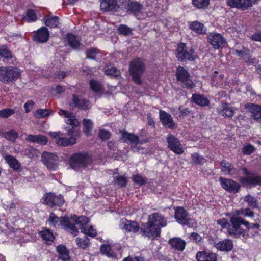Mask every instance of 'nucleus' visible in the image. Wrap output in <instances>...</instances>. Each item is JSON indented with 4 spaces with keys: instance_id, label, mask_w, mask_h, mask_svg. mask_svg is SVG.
Here are the masks:
<instances>
[{
    "instance_id": "nucleus-41",
    "label": "nucleus",
    "mask_w": 261,
    "mask_h": 261,
    "mask_svg": "<svg viewBox=\"0 0 261 261\" xmlns=\"http://www.w3.org/2000/svg\"><path fill=\"white\" fill-rule=\"evenodd\" d=\"M0 136L9 141L14 142L18 137V134L15 130L11 129L7 132L0 131Z\"/></svg>"
},
{
    "instance_id": "nucleus-5",
    "label": "nucleus",
    "mask_w": 261,
    "mask_h": 261,
    "mask_svg": "<svg viewBox=\"0 0 261 261\" xmlns=\"http://www.w3.org/2000/svg\"><path fill=\"white\" fill-rule=\"evenodd\" d=\"M242 171L245 175L239 179V181L243 187L251 189L258 186H261V175L251 172L246 167L242 168Z\"/></svg>"
},
{
    "instance_id": "nucleus-54",
    "label": "nucleus",
    "mask_w": 261,
    "mask_h": 261,
    "mask_svg": "<svg viewBox=\"0 0 261 261\" xmlns=\"http://www.w3.org/2000/svg\"><path fill=\"white\" fill-rule=\"evenodd\" d=\"M114 180L115 183L121 188L125 187L127 184V179L123 176H116L114 177Z\"/></svg>"
},
{
    "instance_id": "nucleus-59",
    "label": "nucleus",
    "mask_w": 261,
    "mask_h": 261,
    "mask_svg": "<svg viewBox=\"0 0 261 261\" xmlns=\"http://www.w3.org/2000/svg\"><path fill=\"white\" fill-rule=\"evenodd\" d=\"M98 50L94 47H91L86 52V58L91 60H95Z\"/></svg>"
},
{
    "instance_id": "nucleus-61",
    "label": "nucleus",
    "mask_w": 261,
    "mask_h": 261,
    "mask_svg": "<svg viewBox=\"0 0 261 261\" xmlns=\"http://www.w3.org/2000/svg\"><path fill=\"white\" fill-rule=\"evenodd\" d=\"M82 233L91 237H95L97 235L96 230L94 229L92 226H90L89 227L87 226V227L84 229V230Z\"/></svg>"
},
{
    "instance_id": "nucleus-34",
    "label": "nucleus",
    "mask_w": 261,
    "mask_h": 261,
    "mask_svg": "<svg viewBox=\"0 0 261 261\" xmlns=\"http://www.w3.org/2000/svg\"><path fill=\"white\" fill-rule=\"evenodd\" d=\"M249 110L252 118L258 122H261V105L252 103L249 107Z\"/></svg>"
},
{
    "instance_id": "nucleus-2",
    "label": "nucleus",
    "mask_w": 261,
    "mask_h": 261,
    "mask_svg": "<svg viewBox=\"0 0 261 261\" xmlns=\"http://www.w3.org/2000/svg\"><path fill=\"white\" fill-rule=\"evenodd\" d=\"M146 65L144 59L141 57L133 59L129 63L128 73L133 82L137 85L143 83L141 79L145 71Z\"/></svg>"
},
{
    "instance_id": "nucleus-11",
    "label": "nucleus",
    "mask_w": 261,
    "mask_h": 261,
    "mask_svg": "<svg viewBox=\"0 0 261 261\" xmlns=\"http://www.w3.org/2000/svg\"><path fill=\"white\" fill-rule=\"evenodd\" d=\"M41 161L50 171H56L58 169L59 158L55 153L44 152L41 156Z\"/></svg>"
},
{
    "instance_id": "nucleus-1",
    "label": "nucleus",
    "mask_w": 261,
    "mask_h": 261,
    "mask_svg": "<svg viewBox=\"0 0 261 261\" xmlns=\"http://www.w3.org/2000/svg\"><path fill=\"white\" fill-rule=\"evenodd\" d=\"M167 224L165 216L159 212H154L149 215L147 222L141 225L140 233L152 241L161 237V228Z\"/></svg>"
},
{
    "instance_id": "nucleus-42",
    "label": "nucleus",
    "mask_w": 261,
    "mask_h": 261,
    "mask_svg": "<svg viewBox=\"0 0 261 261\" xmlns=\"http://www.w3.org/2000/svg\"><path fill=\"white\" fill-rule=\"evenodd\" d=\"M221 114L225 117L231 118L234 115V111L229 103H224L222 105Z\"/></svg>"
},
{
    "instance_id": "nucleus-19",
    "label": "nucleus",
    "mask_w": 261,
    "mask_h": 261,
    "mask_svg": "<svg viewBox=\"0 0 261 261\" xmlns=\"http://www.w3.org/2000/svg\"><path fill=\"white\" fill-rule=\"evenodd\" d=\"M159 118L162 124L165 128L171 129L175 128V123L170 114L164 110H160Z\"/></svg>"
},
{
    "instance_id": "nucleus-45",
    "label": "nucleus",
    "mask_w": 261,
    "mask_h": 261,
    "mask_svg": "<svg viewBox=\"0 0 261 261\" xmlns=\"http://www.w3.org/2000/svg\"><path fill=\"white\" fill-rule=\"evenodd\" d=\"M89 86L91 90L94 92H99L103 90L102 85L94 79H91L89 81Z\"/></svg>"
},
{
    "instance_id": "nucleus-46",
    "label": "nucleus",
    "mask_w": 261,
    "mask_h": 261,
    "mask_svg": "<svg viewBox=\"0 0 261 261\" xmlns=\"http://www.w3.org/2000/svg\"><path fill=\"white\" fill-rule=\"evenodd\" d=\"M76 242L79 247L82 249H86L90 244V240L89 238L85 236L83 238H77Z\"/></svg>"
},
{
    "instance_id": "nucleus-40",
    "label": "nucleus",
    "mask_w": 261,
    "mask_h": 261,
    "mask_svg": "<svg viewBox=\"0 0 261 261\" xmlns=\"http://www.w3.org/2000/svg\"><path fill=\"white\" fill-rule=\"evenodd\" d=\"M83 125V133L86 136L91 135V132L94 126L92 121L89 119H83L82 121Z\"/></svg>"
},
{
    "instance_id": "nucleus-18",
    "label": "nucleus",
    "mask_w": 261,
    "mask_h": 261,
    "mask_svg": "<svg viewBox=\"0 0 261 261\" xmlns=\"http://www.w3.org/2000/svg\"><path fill=\"white\" fill-rule=\"evenodd\" d=\"M49 32L47 28L41 27L34 33L32 39L34 42L44 43L49 40Z\"/></svg>"
},
{
    "instance_id": "nucleus-22",
    "label": "nucleus",
    "mask_w": 261,
    "mask_h": 261,
    "mask_svg": "<svg viewBox=\"0 0 261 261\" xmlns=\"http://www.w3.org/2000/svg\"><path fill=\"white\" fill-rule=\"evenodd\" d=\"M100 7L102 12H116L120 8L116 0H101Z\"/></svg>"
},
{
    "instance_id": "nucleus-52",
    "label": "nucleus",
    "mask_w": 261,
    "mask_h": 261,
    "mask_svg": "<svg viewBox=\"0 0 261 261\" xmlns=\"http://www.w3.org/2000/svg\"><path fill=\"white\" fill-rule=\"evenodd\" d=\"M132 180L134 182L141 186L145 185L147 182V179L145 177H143L140 174H135L132 176Z\"/></svg>"
},
{
    "instance_id": "nucleus-63",
    "label": "nucleus",
    "mask_w": 261,
    "mask_h": 261,
    "mask_svg": "<svg viewBox=\"0 0 261 261\" xmlns=\"http://www.w3.org/2000/svg\"><path fill=\"white\" fill-rule=\"evenodd\" d=\"M249 49L246 48H243V50H236V53L237 55L238 56L243 58H247L249 55Z\"/></svg>"
},
{
    "instance_id": "nucleus-39",
    "label": "nucleus",
    "mask_w": 261,
    "mask_h": 261,
    "mask_svg": "<svg viewBox=\"0 0 261 261\" xmlns=\"http://www.w3.org/2000/svg\"><path fill=\"white\" fill-rule=\"evenodd\" d=\"M39 235L41 238L48 244L54 242L55 237L53 232L48 228H44L39 232Z\"/></svg>"
},
{
    "instance_id": "nucleus-48",
    "label": "nucleus",
    "mask_w": 261,
    "mask_h": 261,
    "mask_svg": "<svg viewBox=\"0 0 261 261\" xmlns=\"http://www.w3.org/2000/svg\"><path fill=\"white\" fill-rule=\"evenodd\" d=\"M28 22H35L37 19V16L34 10L29 9L27 10L26 16L23 18Z\"/></svg>"
},
{
    "instance_id": "nucleus-3",
    "label": "nucleus",
    "mask_w": 261,
    "mask_h": 261,
    "mask_svg": "<svg viewBox=\"0 0 261 261\" xmlns=\"http://www.w3.org/2000/svg\"><path fill=\"white\" fill-rule=\"evenodd\" d=\"M21 74V70L16 66H0V82L4 84L15 82L20 77Z\"/></svg>"
},
{
    "instance_id": "nucleus-6",
    "label": "nucleus",
    "mask_w": 261,
    "mask_h": 261,
    "mask_svg": "<svg viewBox=\"0 0 261 261\" xmlns=\"http://www.w3.org/2000/svg\"><path fill=\"white\" fill-rule=\"evenodd\" d=\"M175 57L180 62L192 61L197 58V55L192 47L189 48L186 44L180 42L177 45Z\"/></svg>"
},
{
    "instance_id": "nucleus-21",
    "label": "nucleus",
    "mask_w": 261,
    "mask_h": 261,
    "mask_svg": "<svg viewBox=\"0 0 261 261\" xmlns=\"http://www.w3.org/2000/svg\"><path fill=\"white\" fill-rule=\"evenodd\" d=\"M67 118L68 119L66 120V123L71 126V127L70 126L68 127V134L70 136L75 135L79 136L80 132L79 128V126L80 125V122L79 120L71 116V115H70V117Z\"/></svg>"
},
{
    "instance_id": "nucleus-27",
    "label": "nucleus",
    "mask_w": 261,
    "mask_h": 261,
    "mask_svg": "<svg viewBox=\"0 0 261 261\" xmlns=\"http://www.w3.org/2000/svg\"><path fill=\"white\" fill-rule=\"evenodd\" d=\"M168 243L175 250L182 252L185 249L186 242L180 238L174 237L168 241Z\"/></svg>"
},
{
    "instance_id": "nucleus-53",
    "label": "nucleus",
    "mask_w": 261,
    "mask_h": 261,
    "mask_svg": "<svg viewBox=\"0 0 261 261\" xmlns=\"http://www.w3.org/2000/svg\"><path fill=\"white\" fill-rule=\"evenodd\" d=\"M50 111L49 109H39L34 113V116L37 118H43L49 115Z\"/></svg>"
},
{
    "instance_id": "nucleus-12",
    "label": "nucleus",
    "mask_w": 261,
    "mask_h": 261,
    "mask_svg": "<svg viewBox=\"0 0 261 261\" xmlns=\"http://www.w3.org/2000/svg\"><path fill=\"white\" fill-rule=\"evenodd\" d=\"M219 181L221 187L228 192L235 194L241 189V184L232 179L220 177Z\"/></svg>"
},
{
    "instance_id": "nucleus-14",
    "label": "nucleus",
    "mask_w": 261,
    "mask_h": 261,
    "mask_svg": "<svg viewBox=\"0 0 261 261\" xmlns=\"http://www.w3.org/2000/svg\"><path fill=\"white\" fill-rule=\"evenodd\" d=\"M167 146L169 149L178 155L184 153V150L180 140L174 135L169 134L166 137Z\"/></svg>"
},
{
    "instance_id": "nucleus-44",
    "label": "nucleus",
    "mask_w": 261,
    "mask_h": 261,
    "mask_svg": "<svg viewBox=\"0 0 261 261\" xmlns=\"http://www.w3.org/2000/svg\"><path fill=\"white\" fill-rule=\"evenodd\" d=\"M0 56L7 60H10L13 58L12 51L6 45L0 46Z\"/></svg>"
},
{
    "instance_id": "nucleus-31",
    "label": "nucleus",
    "mask_w": 261,
    "mask_h": 261,
    "mask_svg": "<svg viewBox=\"0 0 261 261\" xmlns=\"http://www.w3.org/2000/svg\"><path fill=\"white\" fill-rule=\"evenodd\" d=\"M6 163L9 167L13 170L18 171L21 168V163L16 159V158L10 154H6L4 156Z\"/></svg>"
},
{
    "instance_id": "nucleus-57",
    "label": "nucleus",
    "mask_w": 261,
    "mask_h": 261,
    "mask_svg": "<svg viewBox=\"0 0 261 261\" xmlns=\"http://www.w3.org/2000/svg\"><path fill=\"white\" fill-rule=\"evenodd\" d=\"M15 113L13 109L11 108H5L0 110V117L7 118Z\"/></svg>"
},
{
    "instance_id": "nucleus-32",
    "label": "nucleus",
    "mask_w": 261,
    "mask_h": 261,
    "mask_svg": "<svg viewBox=\"0 0 261 261\" xmlns=\"http://www.w3.org/2000/svg\"><path fill=\"white\" fill-rule=\"evenodd\" d=\"M25 140L27 142L37 143L41 145H45L48 142L47 138L44 135H34L29 134L27 136Z\"/></svg>"
},
{
    "instance_id": "nucleus-36",
    "label": "nucleus",
    "mask_w": 261,
    "mask_h": 261,
    "mask_svg": "<svg viewBox=\"0 0 261 261\" xmlns=\"http://www.w3.org/2000/svg\"><path fill=\"white\" fill-rule=\"evenodd\" d=\"M244 201L247 202L248 206L253 209H260V204L257 199L250 194L246 195L244 198Z\"/></svg>"
},
{
    "instance_id": "nucleus-38",
    "label": "nucleus",
    "mask_w": 261,
    "mask_h": 261,
    "mask_svg": "<svg viewBox=\"0 0 261 261\" xmlns=\"http://www.w3.org/2000/svg\"><path fill=\"white\" fill-rule=\"evenodd\" d=\"M67 41L69 45L73 49H77L81 46L80 40L77 39L76 36L72 33H69L67 34Z\"/></svg>"
},
{
    "instance_id": "nucleus-35",
    "label": "nucleus",
    "mask_w": 261,
    "mask_h": 261,
    "mask_svg": "<svg viewBox=\"0 0 261 261\" xmlns=\"http://www.w3.org/2000/svg\"><path fill=\"white\" fill-rule=\"evenodd\" d=\"M43 20L45 24L50 28H57L59 27V18L57 16L46 15Z\"/></svg>"
},
{
    "instance_id": "nucleus-29",
    "label": "nucleus",
    "mask_w": 261,
    "mask_h": 261,
    "mask_svg": "<svg viewBox=\"0 0 261 261\" xmlns=\"http://www.w3.org/2000/svg\"><path fill=\"white\" fill-rule=\"evenodd\" d=\"M189 28L190 30L198 34H205L206 33V28L204 24L198 21H194L189 22Z\"/></svg>"
},
{
    "instance_id": "nucleus-64",
    "label": "nucleus",
    "mask_w": 261,
    "mask_h": 261,
    "mask_svg": "<svg viewBox=\"0 0 261 261\" xmlns=\"http://www.w3.org/2000/svg\"><path fill=\"white\" fill-rule=\"evenodd\" d=\"M27 155L30 159H33L35 157L38 156V150L33 147H30L27 150Z\"/></svg>"
},
{
    "instance_id": "nucleus-20",
    "label": "nucleus",
    "mask_w": 261,
    "mask_h": 261,
    "mask_svg": "<svg viewBox=\"0 0 261 261\" xmlns=\"http://www.w3.org/2000/svg\"><path fill=\"white\" fill-rule=\"evenodd\" d=\"M121 228L125 230L126 232H132L133 233H137L140 231L141 226L138 222L135 221L129 220L125 219L122 220L121 224Z\"/></svg>"
},
{
    "instance_id": "nucleus-55",
    "label": "nucleus",
    "mask_w": 261,
    "mask_h": 261,
    "mask_svg": "<svg viewBox=\"0 0 261 261\" xmlns=\"http://www.w3.org/2000/svg\"><path fill=\"white\" fill-rule=\"evenodd\" d=\"M111 136L110 132L105 129H100L98 132V137L102 141L108 140Z\"/></svg>"
},
{
    "instance_id": "nucleus-62",
    "label": "nucleus",
    "mask_w": 261,
    "mask_h": 261,
    "mask_svg": "<svg viewBox=\"0 0 261 261\" xmlns=\"http://www.w3.org/2000/svg\"><path fill=\"white\" fill-rule=\"evenodd\" d=\"M100 252L103 254H106L108 256H110L111 254L110 252L112 251V248L110 245L109 244H102L100 246Z\"/></svg>"
},
{
    "instance_id": "nucleus-33",
    "label": "nucleus",
    "mask_w": 261,
    "mask_h": 261,
    "mask_svg": "<svg viewBox=\"0 0 261 261\" xmlns=\"http://www.w3.org/2000/svg\"><path fill=\"white\" fill-rule=\"evenodd\" d=\"M55 141L58 146H67L75 144L76 143V138L72 136L69 138L58 137L56 139Z\"/></svg>"
},
{
    "instance_id": "nucleus-58",
    "label": "nucleus",
    "mask_w": 261,
    "mask_h": 261,
    "mask_svg": "<svg viewBox=\"0 0 261 261\" xmlns=\"http://www.w3.org/2000/svg\"><path fill=\"white\" fill-rule=\"evenodd\" d=\"M255 147L250 144L243 146L242 149V152L244 155H249L254 152Z\"/></svg>"
},
{
    "instance_id": "nucleus-23",
    "label": "nucleus",
    "mask_w": 261,
    "mask_h": 261,
    "mask_svg": "<svg viewBox=\"0 0 261 261\" xmlns=\"http://www.w3.org/2000/svg\"><path fill=\"white\" fill-rule=\"evenodd\" d=\"M61 226L64 227L67 231L74 236H77L79 233L78 228L76 227L74 222L72 221V219L70 220L67 217H62Z\"/></svg>"
},
{
    "instance_id": "nucleus-24",
    "label": "nucleus",
    "mask_w": 261,
    "mask_h": 261,
    "mask_svg": "<svg viewBox=\"0 0 261 261\" xmlns=\"http://www.w3.org/2000/svg\"><path fill=\"white\" fill-rule=\"evenodd\" d=\"M226 4L231 8L241 9L243 10L247 9L251 6L250 0H226Z\"/></svg>"
},
{
    "instance_id": "nucleus-16",
    "label": "nucleus",
    "mask_w": 261,
    "mask_h": 261,
    "mask_svg": "<svg viewBox=\"0 0 261 261\" xmlns=\"http://www.w3.org/2000/svg\"><path fill=\"white\" fill-rule=\"evenodd\" d=\"M121 137L120 140L124 143L129 142L131 147L133 148H137L140 144L139 138L137 135L128 133V132L122 130L120 131Z\"/></svg>"
},
{
    "instance_id": "nucleus-60",
    "label": "nucleus",
    "mask_w": 261,
    "mask_h": 261,
    "mask_svg": "<svg viewBox=\"0 0 261 261\" xmlns=\"http://www.w3.org/2000/svg\"><path fill=\"white\" fill-rule=\"evenodd\" d=\"M217 223L220 225L222 228H226L228 231L230 229V224L225 218H222L217 220Z\"/></svg>"
},
{
    "instance_id": "nucleus-13",
    "label": "nucleus",
    "mask_w": 261,
    "mask_h": 261,
    "mask_svg": "<svg viewBox=\"0 0 261 261\" xmlns=\"http://www.w3.org/2000/svg\"><path fill=\"white\" fill-rule=\"evenodd\" d=\"M44 203L46 205L54 207H61L64 203V199L61 195H56L53 193H46L44 196Z\"/></svg>"
},
{
    "instance_id": "nucleus-4",
    "label": "nucleus",
    "mask_w": 261,
    "mask_h": 261,
    "mask_svg": "<svg viewBox=\"0 0 261 261\" xmlns=\"http://www.w3.org/2000/svg\"><path fill=\"white\" fill-rule=\"evenodd\" d=\"M230 227L228 233L233 236L235 238H239L241 236L245 238L246 235V230L241 228V225L248 224V221L240 216L233 215L230 219Z\"/></svg>"
},
{
    "instance_id": "nucleus-56",
    "label": "nucleus",
    "mask_w": 261,
    "mask_h": 261,
    "mask_svg": "<svg viewBox=\"0 0 261 261\" xmlns=\"http://www.w3.org/2000/svg\"><path fill=\"white\" fill-rule=\"evenodd\" d=\"M105 73L107 75H109L114 77H117L120 75V71L114 67L108 68L105 71Z\"/></svg>"
},
{
    "instance_id": "nucleus-28",
    "label": "nucleus",
    "mask_w": 261,
    "mask_h": 261,
    "mask_svg": "<svg viewBox=\"0 0 261 261\" xmlns=\"http://www.w3.org/2000/svg\"><path fill=\"white\" fill-rule=\"evenodd\" d=\"M215 247L218 250L228 252L233 249V243L231 240L226 239L219 241L216 244Z\"/></svg>"
},
{
    "instance_id": "nucleus-26",
    "label": "nucleus",
    "mask_w": 261,
    "mask_h": 261,
    "mask_svg": "<svg viewBox=\"0 0 261 261\" xmlns=\"http://www.w3.org/2000/svg\"><path fill=\"white\" fill-rule=\"evenodd\" d=\"M221 171L222 172L226 174L232 176L237 173V169L234 167V165L228 162V161L223 160L220 162Z\"/></svg>"
},
{
    "instance_id": "nucleus-51",
    "label": "nucleus",
    "mask_w": 261,
    "mask_h": 261,
    "mask_svg": "<svg viewBox=\"0 0 261 261\" xmlns=\"http://www.w3.org/2000/svg\"><path fill=\"white\" fill-rule=\"evenodd\" d=\"M236 214L238 216H244L245 217H249L253 218L254 216V212L249 208H241L236 210Z\"/></svg>"
},
{
    "instance_id": "nucleus-15",
    "label": "nucleus",
    "mask_w": 261,
    "mask_h": 261,
    "mask_svg": "<svg viewBox=\"0 0 261 261\" xmlns=\"http://www.w3.org/2000/svg\"><path fill=\"white\" fill-rule=\"evenodd\" d=\"M125 3L126 5L124 9L129 14H133L134 16L137 17L143 9V5L139 2L130 0H124L123 3Z\"/></svg>"
},
{
    "instance_id": "nucleus-47",
    "label": "nucleus",
    "mask_w": 261,
    "mask_h": 261,
    "mask_svg": "<svg viewBox=\"0 0 261 261\" xmlns=\"http://www.w3.org/2000/svg\"><path fill=\"white\" fill-rule=\"evenodd\" d=\"M118 33L124 36L132 35L133 34L132 30L125 24H120L117 29Z\"/></svg>"
},
{
    "instance_id": "nucleus-17",
    "label": "nucleus",
    "mask_w": 261,
    "mask_h": 261,
    "mask_svg": "<svg viewBox=\"0 0 261 261\" xmlns=\"http://www.w3.org/2000/svg\"><path fill=\"white\" fill-rule=\"evenodd\" d=\"M207 40L215 49L222 48L226 42L224 37L217 33H211L207 36Z\"/></svg>"
},
{
    "instance_id": "nucleus-50",
    "label": "nucleus",
    "mask_w": 261,
    "mask_h": 261,
    "mask_svg": "<svg viewBox=\"0 0 261 261\" xmlns=\"http://www.w3.org/2000/svg\"><path fill=\"white\" fill-rule=\"evenodd\" d=\"M193 5L197 9H204L210 4V0H192Z\"/></svg>"
},
{
    "instance_id": "nucleus-10",
    "label": "nucleus",
    "mask_w": 261,
    "mask_h": 261,
    "mask_svg": "<svg viewBox=\"0 0 261 261\" xmlns=\"http://www.w3.org/2000/svg\"><path fill=\"white\" fill-rule=\"evenodd\" d=\"M72 109L77 108L81 110H88L91 107L90 101L85 98H82L81 95L75 94L72 95L71 102L69 104Z\"/></svg>"
},
{
    "instance_id": "nucleus-30",
    "label": "nucleus",
    "mask_w": 261,
    "mask_h": 261,
    "mask_svg": "<svg viewBox=\"0 0 261 261\" xmlns=\"http://www.w3.org/2000/svg\"><path fill=\"white\" fill-rule=\"evenodd\" d=\"M72 221L74 222L78 230H81V232L86 227L89 222L88 218L85 216H74L72 218Z\"/></svg>"
},
{
    "instance_id": "nucleus-9",
    "label": "nucleus",
    "mask_w": 261,
    "mask_h": 261,
    "mask_svg": "<svg viewBox=\"0 0 261 261\" xmlns=\"http://www.w3.org/2000/svg\"><path fill=\"white\" fill-rule=\"evenodd\" d=\"M174 218L178 223L188 227L193 226L194 219L190 217L189 213L182 206H177L175 210Z\"/></svg>"
},
{
    "instance_id": "nucleus-43",
    "label": "nucleus",
    "mask_w": 261,
    "mask_h": 261,
    "mask_svg": "<svg viewBox=\"0 0 261 261\" xmlns=\"http://www.w3.org/2000/svg\"><path fill=\"white\" fill-rule=\"evenodd\" d=\"M62 217H58L55 213L51 212L49 214L47 221L50 226L55 227L59 223L61 225Z\"/></svg>"
},
{
    "instance_id": "nucleus-7",
    "label": "nucleus",
    "mask_w": 261,
    "mask_h": 261,
    "mask_svg": "<svg viewBox=\"0 0 261 261\" xmlns=\"http://www.w3.org/2000/svg\"><path fill=\"white\" fill-rule=\"evenodd\" d=\"M91 161V157L87 152H80L72 154L69 158V163L71 168L77 170L81 167H86Z\"/></svg>"
},
{
    "instance_id": "nucleus-25",
    "label": "nucleus",
    "mask_w": 261,
    "mask_h": 261,
    "mask_svg": "<svg viewBox=\"0 0 261 261\" xmlns=\"http://www.w3.org/2000/svg\"><path fill=\"white\" fill-rule=\"evenodd\" d=\"M197 261H218L217 255L210 251H199L196 255Z\"/></svg>"
},
{
    "instance_id": "nucleus-49",
    "label": "nucleus",
    "mask_w": 261,
    "mask_h": 261,
    "mask_svg": "<svg viewBox=\"0 0 261 261\" xmlns=\"http://www.w3.org/2000/svg\"><path fill=\"white\" fill-rule=\"evenodd\" d=\"M192 162L195 165H203L206 161L205 159L198 153H194L191 154Z\"/></svg>"
},
{
    "instance_id": "nucleus-8",
    "label": "nucleus",
    "mask_w": 261,
    "mask_h": 261,
    "mask_svg": "<svg viewBox=\"0 0 261 261\" xmlns=\"http://www.w3.org/2000/svg\"><path fill=\"white\" fill-rule=\"evenodd\" d=\"M175 76L184 88L192 89L195 86V84L192 80L190 73L182 66H178L176 70Z\"/></svg>"
},
{
    "instance_id": "nucleus-37",
    "label": "nucleus",
    "mask_w": 261,
    "mask_h": 261,
    "mask_svg": "<svg viewBox=\"0 0 261 261\" xmlns=\"http://www.w3.org/2000/svg\"><path fill=\"white\" fill-rule=\"evenodd\" d=\"M192 98L194 103L200 106H207L210 103L209 100L203 95L193 94Z\"/></svg>"
}]
</instances>
